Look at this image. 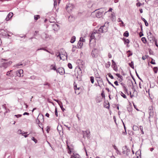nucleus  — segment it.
I'll return each mask as SVG.
<instances>
[{"mask_svg": "<svg viewBox=\"0 0 158 158\" xmlns=\"http://www.w3.org/2000/svg\"><path fill=\"white\" fill-rule=\"evenodd\" d=\"M36 77L34 76H32L30 77V79L32 80H35L36 79Z\"/></svg>", "mask_w": 158, "mask_h": 158, "instance_id": "09e8293b", "label": "nucleus"}, {"mask_svg": "<svg viewBox=\"0 0 158 158\" xmlns=\"http://www.w3.org/2000/svg\"><path fill=\"white\" fill-rule=\"evenodd\" d=\"M139 128H140V129L141 131V132H142V134H144V132L143 131V127L141 126H139Z\"/></svg>", "mask_w": 158, "mask_h": 158, "instance_id": "a18cd8bd", "label": "nucleus"}, {"mask_svg": "<svg viewBox=\"0 0 158 158\" xmlns=\"http://www.w3.org/2000/svg\"><path fill=\"white\" fill-rule=\"evenodd\" d=\"M110 18L111 20L112 21H114L115 20V16L113 12L111 14L110 16Z\"/></svg>", "mask_w": 158, "mask_h": 158, "instance_id": "4be33fe9", "label": "nucleus"}, {"mask_svg": "<svg viewBox=\"0 0 158 158\" xmlns=\"http://www.w3.org/2000/svg\"><path fill=\"white\" fill-rule=\"evenodd\" d=\"M38 124V125H39V127L40 128H42V131H43V126H41H41H40V125H42V123H40V124Z\"/></svg>", "mask_w": 158, "mask_h": 158, "instance_id": "603ef678", "label": "nucleus"}, {"mask_svg": "<svg viewBox=\"0 0 158 158\" xmlns=\"http://www.w3.org/2000/svg\"><path fill=\"white\" fill-rule=\"evenodd\" d=\"M13 15V13L11 12H10L7 16L6 18L5 19V20L6 21H9L10 19L12 17Z\"/></svg>", "mask_w": 158, "mask_h": 158, "instance_id": "f3484780", "label": "nucleus"}, {"mask_svg": "<svg viewBox=\"0 0 158 158\" xmlns=\"http://www.w3.org/2000/svg\"><path fill=\"white\" fill-rule=\"evenodd\" d=\"M147 56H143L142 57V59L143 60H145V59H146L147 58Z\"/></svg>", "mask_w": 158, "mask_h": 158, "instance_id": "0e129e2a", "label": "nucleus"}, {"mask_svg": "<svg viewBox=\"0 0 158 158\" xmlns=\"http://www.w3.org/2000/svg\"><path fill=\"white\" fill-rule=\"evenodd\" d=\"M109 104H107L106 105H105V107L106 108H109Z\"/></svg>", "mask_w": 158, "mask_h": 158, "instance_id": "e2e57ef3", "label": "nucleus"}, {"mask_svg": "<svg viewBox=\"0 0 158 158\" xmlns=\"http://www.w3.org/2000/svg\"><path fill=\"white\" fill-rule=\"evenodd\" d=\"M122 149L123 150H126V152L127 153V155H128L129 152H130V150L127 148V146H125L124 147H123Z\"/></svg>", "mask_w": 158, "mask_h": 158, "instance_id": "aec40b11", "label": "nucleus"}, {"mask_svg": "<svg viewBox=\"0 0 158 158\" xmlns=\"http://www.w3.org/2000/svg\"><path fill=\"white\" fill-rule=\"evenodd\" d=\"M22 115L21 114H17V115H15V116L17 118H19V117H20Z\"/></svg>", "mask_w": 158, "mask_h": 158, "instance_id": "bf43d9fd", "label": "nucleus"}, {"mask_svg": "<svg viewBox=\"0 0 158 158\" xmlns=\"http://www.w3.org/2000/svg\"><path fill=\"white\" fill-rule=\"evenodd\" d=\"M127 52H130V53H129L128 54V57H129L130 56H131L132 55V52H131L130 50H129Z\"/></svg>", "mask_w": 158, "mask_h": 158, "instance_id": "49530a36", "label": "nucleus"}, {"mask_svg": "<svg viewBox=\"0 0 158 158\" xmlns=\"http://www.w3.org/2000/svg\"><path fill=\"white\" fill-rule=\"evenodd\" d=\"M72 153L70 158H80V156L77 153L72 145H70V154Z\"/></svg>", "mask_w": 158, "mask_h": 158, "instance_id": "f03ea898", "label": "nucleus"}, {"mask_svg": "<svg viewBox=\"0 0 158 158\" xmlns=\"http://www.w3.org/2000/svg\"><path fill=\"white\" fill-rule=\"evenodd\" d=\"M49 26H52L53 30L54 31H57L59 29V25L55 23Z\"/></svg>", "mask_w": 158, "mask_h": 158, "instance_id": "9b49d317", "label": "nucleus"}, {"mask_svg": "<svg viewBox=\"0 0 158 158\" xmlns=\"http://www.w3.org/2000/svg\"><path fill=\"white\" fill-rule=\"evenodd\" d=\"M154 71L155 73H156L158 70V68L157 67H155L154 68Z\"/></svg>", "mask_w": 158, "mask_h": 158, "instance_id": "c03bdc74", "label": "nucleus"}, {"mask_svg": "<svg viewBox=\"0 0 158 158\" xmlns=\"http://www.w3.org/2000/svg\"><path fill=\"white\" fill-rule=\"evenodd\" d=\"M123 89L124 90V93L125 94H126V93L128 94V90H127V89L126 87V86H123Z\"/></svg>", "mask_w": 158, "mask_h": 158, "instance_id": "2f4dec72", "label": "nucleus"}, {"mask_svg": "<svg viewBox=\"0 0 158 158\" xmlns=\"http://www.w3.org/2000/svg\"><path fill=\"white\" fill-rule=\"evenodd\" d=\"M16 72L17 76L19 77H22L23 76V75H22V74L23 73V70L20 69L18 70Z\"/></svg>", "mask_w": 158, "mask_h": 158, "instance_id": "4468645a", "label": "nucleus"}, {"mask_svg": "<svg viewBox=\"0 0 158 158\" xmlns=\"http://www.w3.org/2000/svg\"><path fill=\"white\" fill-rule=\"evenodd\" d=\"M59 129H61L62 130V128L61 125H60V126H58L57 127V130L58 131L59 134H60V132H61V130H59Z\"/></svg>", "mask_w": 158, "mask_h": 158, "instance_id": "c9c22d12", "label": "nucleus"}, {"mask_svg": "<svg viewBox=\"0 0 158 158\" xmlns=\"http://www.w3.org/2000/svg\"><path fill=\"white\" fill-rule=\"evenodd\" d=\"M110 65V62H108L106 64L105 67L106 68H109Z\"/></svg>", "mask_w": 158, "mask_h": 158, "instance_id": "c756f323", "label": "nucleus"}, {"mask_svg": "<svg viewBox=\"0 0 158 158\" xmlns=\"http://www.w3.org/2000/svg\"><path fill=\"white\" fill-rule=\"evenodd\" d=\"M114 149L116 151H118V148H117V147L115 146H114Z\"/></svg>", "mask_w": 158, "mask_h": 158, "instance_id": "338daca9", "label": "nucleus"}, {"mask_svg": "<svg viewBox=\"0 0 158 158\" xmlns=\"http://www.w3.org/2000/svg\"><path fill=\"white\" fill-rule=\"evenodd\" d=\"M79 41H81L82 43H83V42H85V39L82 37H81L80 39V40Z\"/></svg>", "mask_w": 158, "mask_h": 158, "instance_id": "a19ab883", "label": "nucleus"}, {"mask_svg": "<svg viewBox=\"0 0 158 158\" xmlns=\"http://www.w3.org/2000/svg\"><path fill=\"white\" fill-rule=\"evenodd\" d=\"M123 154H126L127 156H128L127 155V153L126 152V150H123Z\"/></svg>", "mask_w": 158, "mask_h": 158, "instance_id": "6e6d98bb", "label": "nucleus"}, {"mask_svg": "<svg viewBox=\"0 0 158 158\" xmlns=\"http://www.w3.org/2000/svg\"><path fill=\"white\" fill-rule=\"evenodd\" d=\"M124 42L125 44H129V41L128 39H125L124 40Z\"/></svg>", "mask_w": 158, "mask_h": 158, "instance_id": "37998d69", "label": "nucleus"}, {"mask_svg": "<svg viewBox=\"0 0 158 158\" xmlns=\"http://www.w3.org/2000/svg\"><path fill=\"white\" fill-rule=\"evenodd\" d=\"M99 10L96 12V16L97 18H99L102 17L104 11L102 9H99Z\"/></svg>", "mask_w": 158, "mask_h": 158, "instance_id": "0eeeda50", "label": "nucleus"}, {"mask_svg": "<svg viewBox=\"0 0 158 158\" xmlns=\"http://www.w3.org/2000/svg\"><path fill=\"white\" fill-rule=\"evenodd\" d=\"M51 36L45 33H43L42 35V38L43 39L46 40H48L51 38Z\"/></svg>", "mask_w": 158, "mask_h": 158, "instance_id": "6e6552de", "label": "nucleus"}, {"mask_svg": "<svg viewBox=\"0 0 158 158\" xmlns=\"http://www.w3.org/2000/svg\"><path fill=\"white\" fill-rule=\"evenodd\" d=\"M90 81L93 84L94 82V78L93 77H90Z\"/></svg>", "mask_w": 158, "mask_h": 158, "instance_id": "e433bc0d", "label": "nucleus"}, {"mask_svg": "<svg viewBox=\"0 0 158 158\" xmlns=\"http://www.w3.org/2000/svg\"><path fill=\"white\" fill-rule=\"evenodd\" d=\"M108 75L109 77H110L111 79H114L113 76L112 75H111L110 73H108Z\"/></svg>", "mask_w": 158, "mask_h": 158, "instance_id": "5fc2aeb1", "label": "nucleus"}, {"mask_svg": "<svg viewBox=\"0 0 158 158\" xmlns=\"http://www.w3.org/2000/svg\"><path fill=\"white\" fill-rule=\"evenodd\" d=\"M98 50L96 49H94L92 52L91 54L93 57H96L98 56Z\"/></svg>", "mask_w": 158, "mask_h": 158, "instance_id": "9d476101", "label": "nucleus"}, {"mask_svg": "<svg viewBox=\"0 0 158 158\" xmlns=\"http://www.w3.org/2000/svg\"><path fill=\"white\" fill-rule=\"evenodd\" d=\"M150 63L153 64H156V63L155 62V60H154L153 59H152V61L150 62Z\"/></svg>", "mask_w": 158, "mask_h": 158, "instance_id": "3c124183", "label": "nucleus"}, {"mask_svg": "<svg viewBox=\"0 0 158 158\" xmlns=\"http://www.w3.org/2000/svg\"><path fill=\"white\" fill-rule=\"evenodd\" d=\"M31 140L33 141L35 143H36L38 142L37 140L35 139L34 137H32L31 138Z\"/></svg>", "mask_w": 158, "mask_h": 158, "instance_id": "79ce46f5", "label": "nucleus"}, {"mask_svg": "<svg viewBox=\"0 0 158 158\" xmlns=\"http://www.w3.org/2000/svg\"><path fill=\"white\" fill-rule=\"evenodd\" d=\"M148 113L149 116V118L151 117H152L154 115V112L153 111V109L152 106H150L148 108Z\"/></svg>", "mask_w": 158, "mask_h": 158, "instance_id": "1a4fd4ad", "label": "nucleus"}, {"mask_svg": "<svg viewBox=\"0 0 158 158\" xmlns=\"http://www.w3.org/2000/svg\"><path fill=\"white\" fill-rule=\"evenodd\" d=\"M141 19L144 22L145 26H148V23L147 21L142 17H141Z\"/></svg>", "mask_w": 158, "mask_h": 158, "instance_id": "a878e982", "label": "nucleus"}, {"mask_svg": "<svg viewBox=\"0 0 158 158\" xmlns=\"http://www.w3.org/2000/svg\"><path fill=\"white\" fill-rule=\"evenodd\" d=\"M85 131H82V133L83 134V137L85 138V137L86 132H84Z\"/></svg>", "mask_w": 158, "mask_h": 158, "instance_id": "680f3d73", "label": "nucleus"}, {"mask_svg": "<svg viewBox=\"0 0 158 158\" xmlns=\"http://www.w3.org/2000/svg\"><path fill=\"white\" fill-rule=\"evenodd\" d=\"M1 34H2V35L6 36H10V35L8 34V31H6L3 29H1Z\"/></svg>", "mask_w": 158, "mask_h": 158, "instance_id": "dca6fc26", "label": "nucleus"}, {"mask_svg": "<svg viewBox=\"0 0 158 158\" xmlns=\"http://www.w3.org/2000/svg\"><path fill=\"white\" fill-rule=\"evenodd\" d=\"M70 7L72 8V9H73L75 7V6L74 5L71 4L70 6Z\"/></svg>", "mask_w": 158, "mask_h": 158, "instance_id": "774afa93", "label": "nucleus"}, {"mask_svg": "<svg viewBox=\"0 0 158 158\" xmlns=\"http://www.w3.org/2000/svg\"><path fill=\"white\" fill-rule=\"evenodd\" d=\"M38 118H38L36 120V122L37 124H39L40 123V121L39 119Z\"/></svg>", "mask_w": 158, "mask_h": 158, "instance_id": "8fccbe9b", "label": "nucleus"}, {"mask_svg": "<svg viewBox=\"0 0 158 158\" xmlns=\"http://www.w3.org/2000/svg\"><path fill=\"white\" fill-rule=\"evenodd\" d=\"M154 41L155 42V44L156 46V47H158V45L157 43V40L156 39H154Z\"/></svg>", "mask_w": 158, "mask_h": 158, "instance_id": "de8ad7c7", "label": "nucleus"}, {"mask_svg": "<svg viewBox=\"0 0 158 158\" xmlns=\"http://www.w3.org/2000/svg\"><path fill=\"white\" fill-rule=\"evenodd\" d=\"M82 75V71L80 68H79L77 73H75L74 75L72 74L74 77H76L77 78H80Z\"/></svg>", "mask_w": 158, "mask_h": 158, "instance_id": "20e7f679", "label": "nucleus"}, {"mask_svg": "<svg viewBox=\"0 0 158 158\" xmlns=\"http://www.w3.org/2000/svg\"><path fill=\"white\" fill-rule=\"evenodd\" d=\"M133 129L134 131H137L139 129V128L137 126L134 125L133 127Z\"/></svg>", "mask_w": 158, "mask_h": 158, "instance_id": "c85d7f7f", "label": "nucleus"}, {"mask_svg": "<svg viewBox=\"0 0 158 158\" xmlns=\"http://www.w3.org/2000/svg\"><path fill=\"white\" fill-rule=\"evenodd\" d=\"M97 30L100 33L106 32L107 31V27L104 25Z\"/></svg>", "mask_w": 158, "mask_h": 158, "instance_id": "39448f33", "label": "nucleus"}, {"mask_svg": "<svg viewBox=\"0 0 158 158\" xmlns=\"http://www.w3.org/2000/svg\"><path fill=\"white\" fill-rule=\"evenodd\" d=\"M148 40L152 43H153L154 42V39H155V38L153 37L152 35H148Z\"/></svg>", "mask_w": 158, "mask_h": 158, "instance_id": "2eb2a0df", "label": "nucleus"}, {"mask_svg": "<svg viewBox=\"0 0 158 158\" xmlns=\"http://www.w3.org/2000/svg\"><path fill=\"white\" fill-rule=\"evenodd\" d=\"M101 96L103 98L105 97V95L104 94V92L103 91H102V92L101 93Z\"/></svg>", "mask_w": 158, "mask_h": 158, "instance_id": "864d4df0", "label": "nucleus"}, {"mask_svg": "<svg viewBox=\"0 0 158 158\" xmlns=\"http://www.w3.org/2000/svg\"><path fill=\"white\" fill-rule=\"evenodd\" d=\"M97 78L98 79L97 81L98 82L99 81V82H102V79L100 77H97Z\"/></svg>", "mask_w": 158, "mask_h": 158, "instance_id": "4c0bfd02", "label": "nucleus"}, {"mask_svg": "<svg viewBox=\"0 0 158 158\" xmlns=\"http://www.w3.org/2000/svg\"><path fill=\"white\" fill-rule=\"evenodd\" d=\"M12 63V62L10 61L7 62L1 63L0 64V68L3 67L6 69L10 66Z\"/></svg>", "mask_w": 158, "mask_h": 158, "instance_id": "423d86ee", "label": "nucleus"}, {"mask_svg": "<svg viewBox=\"0 0 158 158\" xmlns=\"http://www.w3.org/2000/svg\"><path fill=\"white\" fill-rule=\"evenodd\" d=\"M45 50V48H42L37 49V51H38L39 50H43L44 51Z\"/></svg>", "mask_w": 158, "mask_h": 158, "instance_id": "052dcab7", "label": "nucleus"}, {"mask_svg": "<svg viewBox=\"0 0 158 158\" xmlns=\"http://www.w3.org/2000/svg\"><path fill=\"white\" fill-rule=\"evenodd\" d=\"M76 37L75 36H73L71 39L70 42L72 43H73L76 40Z\"/></svg>", "mask_w": 158, "mask_h": 158, "instance_id": "393cba45", "label": "nucleus"}, {"mask_svg": "<svg viewBox=\"0 0 158 158\" xmlns=\"http://www.w3.org/2000/svg\"><path fill=\"white\" fill-rule=\"evenodd\" d=\"M120 94H121V95L124 98H127V96H126V95L123 94L122 92L120 91L119 92Z\"/></svg>", "mask_w": 158, "mask_h": 158, "instance_id": "7c9ffc66", "label": "nucleus"}, {"mask_svg": "<svg viewBox=\"0 0 158 158\" xmlns=\"http://www.w3.org/2000/svg\"><path fill=\"white\" fill-rule=\"evenodd\" d=\"M56 55L57 58H59L60 60H65L67 58V55L66 52L63 51V52H60L56 54Z\"/></svg>", "mask_w": 158, "mask_h": 158, "instance_id": "7ed1b4c3", "label": "nucleus"}, {"mask_svg": "<svg viewBox=\"0 0 158 158\" xmlns=\"http://www.w3.org/2000/svg\"><path fill=\"white\" fill-rule=\"evenodd\" d=\"M84 132H86L85 137H86L88 138H89L90 136V132L89 131H84Z\"/></svg>", "mask_w": 158, "mask_h": 158, "instance_id": "b1692460", "label": "nucleus"}, {"mask_svg": "<svg viewBox=\"0 0 158 158\" xmlns=\"http://www.w3.org/2000/svg\"><path fill=\"white\" fill-rule=\"evenodd\" d=\"M112 67L114 71H118V68L116 63L112 64Z\"/></svg>", "mask_w": 158, "mask_h": 158, "instance_id": "5701e85b", "label": "nucleus"}, {"mask_svg": "<svg viewBox=\"0 0 158 158\" xmlns=\"http://www.w3.org/2000/svg\"><path fill=\"white\" fill-rule=\"evenodd\" d=\"M23 65V64L21 63L15 64L14 66V67H16L17 68H21V66H22Z\"/></svg>", "mask_w": 158, "mask_h": 158, "instance_id": "412c9836", "label": "nucleus"}, {"mask_svg": "<svg viewBox=\"0 0 158 158\" xmlns=\"http://www.w3.org/2000/svg\"><path fill=\"white\" fill-rule=\"evenodd\" d=\"M121 22V23L120 24V26H121V27L124 26V23H123V22L122 21Z\"/></svg>", "mask_w": 158, "mask_h": 158, "instance_id": "13d9d810", "label": "nucleus"}, {"mask_svg": "<svg viewBox=\"0 0 158 158\" xmlns=\"http://www.w3.org/2000/svg\"><path fill=\"white\" fill-rule=\"evenodd\" d=\"M55 115H56V116H58V113H57V109L56 108L55 109Z\"/></svg>", "mask_w": 158, "mask_h": 158, "instance_id": "69168bd1", "label": "nucleus"}, {"mask_svg": "<svg viewBox=\"0 0 158 158\" xmlns=\"http://www.w3.org/2000/svg\"><path fill=\"white\" fill-rule=\"evenodd\" d=\"M100 33L98 32L97 29L94 30L93 32L90 36V38L89 39V42L90 43L92 40H94V41L95 39H99L100 37Z\"/></svg>", "mask_w": 158, "mask_h": 158, "instance_id": "f257e3e1", "label": "nucleus"}, {"mask_svg": "<svg viewBox=\"0 0 158 158\" xmlns=\"http://www.w3.org/2000/svg\"><path fill=\"white\" fill-rule=\"evenodd\" d=\"M53 5L54 7L56 8L57 6V0H54Z\"/></svg>", "mask_w": 158, "mask_h": 158, "instance_id": "f704fd0d", "label": "nucleus"}, {"mask_svg": "<svg viewBox=\"0 0 158 158\" xmlns=\"http://www.w3.org/2000/svg\"><path fill=\"white\" fill-rule=\"evenodd\" d=\"M123 35L124 36L127 37L129 36V33L127 31H126L123 34Z\"/></svg>", "mask_w": 158, "mask_h": 158, "instance_id": "72a5a7b5", "label": "nucleus"}, {"mask_svg": "<svg viewBox=\"0 0 158 158\" xmlns=\"http://www.w3.org/2000/svg\"><path fill=\"white\" fill-rule=\"evenodd\" d=\"M50 69L51 70H53L54 71H57V69L56 68V65L55 63L52 64L50 66Z\"/></svg>", "mask_w": 158, "mask_h": 158, "instance_id": "a211bd4d", "label": "nucleus"}, {"mask_svg": "<svg viewBox=\"0 0 158 158\" xmlns=\"http://www.w3.org/2000/svg\"><path fill=\"white\" fill-rule=\"evenodd\" d=\"M74 88L75 90V93L76 94H79L80 93V92H77V90H79L81 89V88L80 87H77V84L75 83H74Z\"/></svg>", "mask_w": 158, "mask_h": 158, "instance_id": "f8f14e48", "label": "nucleus"}, {"mask_svg": "<svg viewBox=\"0 0 158 158\" xmlns=\"http://www.w3.org/2000/svg\"><path fill=\"white\" fill-rule=\"evenodd\" d=\"M83 43L81 41H79L77 44V48L79 49H81L83 46Z\"/></svg>", "mask_w": 158, "mask_h": 158, "instance_id": "6ab92c4d", "label": "nucleus"}, {"mask_svg": "<svg viewBox=\"0 0 158 158\" xmlns=\"http://www.w3.org/2000/svg\"><path fill=\"white\" fill-rule=\"evenodd\" d=\"M129 66L133 69H134V66L133 62L132 61L131 63H129Z\"/></svg>", "mask_w": 158, "mask_h": 158, "instance_id": "cd10ccee", "label": "nucleus"}, {"mask_svg": "<svg viewBox=\"0 0 158 158\" xmlns=\"http://www.w3.org/2000/svg\"><path fill=\"white\" fill-rule=\"evenodd\" d=\"M12 70H10V71H8L7 73H6V75L7 76H11V75H10V73L12 72Z\"/></svg>", "mask_w": 158, "mask_h": 158, "instance_id": "ea45409f", "label": "nucleus"}, {"mask_svg": "<svg viewBox=\"0 0 158 158\" xmlns=\"http://www.w3.org/2000/svg\"><path fill=\"white\" fill-rule=\"evenodd\" d=\"M56 72L59 73L60 74L62 75L64 73V70L63 68L60 67L57 69Z\"/></svg>", "mask_w": 158, "mask_h": 158, "instance_id": "ddd939ff", "label": "nucleus"}, {"mask_svg": "<svg viewBox=\"0 0 158 158\" xmlns=\"http://www.w3.org/2000/svg\"><path fill=\"white\" fill-rule=\"evenodd\" d=\"M40 16L39 15H35L34 16V19L37 21L40 18Z\"/></svg>", "mask_w": 158, "mask_h": 158, "instance_id": "bb28decb", "label": "nucleus"}, {"mask_svg": "<svg viewBox=\"0 0 158 158\" xmlns=\"http://www.w3.org/2000/svg\"><path fill=\"white\" fill-rule=\"evenodd\" d=\"M66 143L67 144V148L68 149V153L69 154V145L68 143V140L66 141Z\"/></svg>", "mask_w": 158, "mask_h": 158, "instance_id": "58836bf2", "label": "nucleus"}, {"mask_svg": "<svg viewBox=\"0 0 158 158\" xmlns=\"http://www.w3.org/2000/svg\"><path fill=\"white\" fill-rule=\"evenodd\" d=\"M141 40L144 44H145L146 42V39L144 37H143L142 38Z\"/></svg>", "mask_w": 158, "mask_h": 158, "instance_id": "473e14b6", "label": "nucleus"}, {"mask_svg": "<svg viewBox=\"0 0 158 158\" xmlns=\"http://www.w3.org/2000/svg\"><path fill=\"white\" fill-rule=\"evenodd\" d=\"M136 5L138 7V6H141L142 5V4L140 2H139L137 3L136 4Z\"/></svg>", "mask_w": 158, "mask_h": 158, "instance_id": "4d7b16f0", "label": "nucleus"}]
</instances>
